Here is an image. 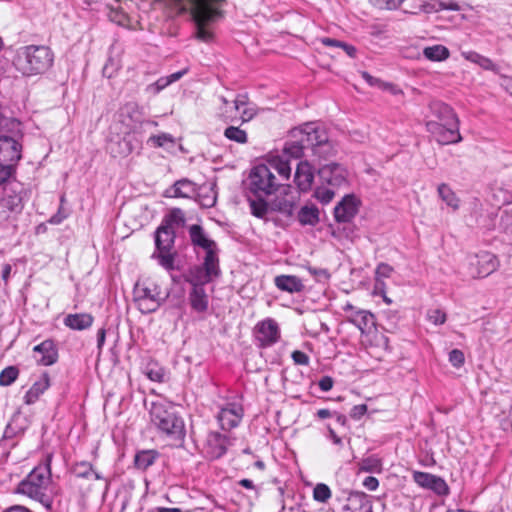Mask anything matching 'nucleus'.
<instances>
[{"mask_svg":"<svg viewBox=\"0 0 512 512\" xmlns=\"http://www.w3.org/2000/svg\"><path fill=\"white\" fill-rule=\"evenodd\" d=\"M178 13L189 12L194 24L193 36L210 43L215 37V26L223 17L220 5L226 0H170Z\"/></svg>","mask_w":512,"mask_h":512,"instance_id":"f257e3e1","label":"nucleus"},{"mask_svg":"<svg viewBox=\"0 0 512 512\" xmlns=\"http://www.w3.org/2000/svg\"><path fill=\"white\" fill-rule=\"evenodd\" d=\"M149 415L151 423L159 433L173 441L175 445H181L184 442L186 435L184 420L172 403L163 400L152 402Z\"/></svg>","mask_w":512,"mask_h":512,"instance_id":"f03ea898","label":"nucleus"},{"mask_svg":"<svg viewBox=\"0 0 512 512\" xmlns=\"http://www.w3.org/2000/svg\"><path fill=\"white\" fill-rule=\"evenodd\" d=\"M54 62V53L45 45H26L17 49L13 64L24 76H36L48 71Z\"/></svg>","mask_w":512,"mask_h":512,"instance_id":"7ed1b4c3","label":"nucleus"},{"mask_svg":"<svg viewBox=\"0 0 512 512\" xmlns=\"http://www.w3.org/2000/svg\"><path fill=\"white\" fill-rule=\"evenodd\" d=\"M51 480L50 462L36 466L17 487V492L39 501L46 508L51 507V500L46 494Z\"/></svg>","mask_w":512,"mask_h":512,"instance_id":"20e7f679","label":"nucleus"},{"mask_svg":"<svg viewBox=\"0 0 512 512\" xmlns=\"http://www.w3.org/2000/svg\"><path fill=\"white\" fill-rule=\"evenodd\" d=\"M159 285L151 280L137 281L133 289V300L142 314L155 312L167 299Z\"/></svg>","mask_w":512,"mask_h":512,"instance_id":"39448f33","label":"nucleus"},{"mask_svg":"<svg viewBox=\"0 0 512 512\" xmlns=\"http://www.w3.org/2000/svg\"><path fill=\"white\" fill-rule=\"evenodd\" d=\"M283 184L268 165L259 164L249 174V191L255 197H268L274 194Z\"/></svg>","mask_w":512,"mask_h":512,"instance_id":"423d86ee","label":"nucleus"},{"mask_svg":"<svg viewBox=\"0 0 512 512\" xmlns=\"http://www.w3.org/2000/svg\"><path fill=\"white\" fill-rule=\"evenodd\" d=\"M175 238V230L168 225H160L155 231L156 251L152 257L167 271L175 269L176 252H171Z\"/></svg>","mask_w":512,"mask_h":512,"instance_id":"0eeeda50","label":"nucleus"},{"mask_svg":"<svg viewBox=\"0 0 512 512\" xmlns=\"http://www.w3.org/2000/svg\"><path fill=\"white\" fill-rule=\"evenodd\" d=\"M307 128L310 138L306 140L310 143L313 156L319 160H327L334 157L337 153V148L335 143L329 138L327 130L314 122H309Z\"/></svg>","mask_w":512,"mask_h":512,"instance_id":"6e6552de","label":"nucleus"},{"mask_svg":"<svg viewBox=\"0 0 512 512\" xmlns=\"http://www.w3.org/2000/svg\"><path fill=\"white\" fill-rule=\"evenodd\" d=\"M309 122L299 127H295L289 132V140L284 144L282 157L285 159H301L304 156V150L310 149V143L306 140L310 138L308 135Z\"/></svg>","mask_w":512,"mask_h":512,"instance_id":"1a4fd4ad","label":"nucleus"},{"mask_svg":"<svg viewBox=\"0 0 512 512\" xmlns=\"http://www.w3.org/2000/svg\"><path fill=\"white\" fill-rule=\"evenodd\" d=\"M119 119L127 126L129 132L141 135V129L146 125L156 126L154 121L146 120L143 108L136 102H127L119 109Z\"/></svg>","mask_w":512,"mask_h":512,"instance_id":"9d476101","label":"nucleus"},{"mask_svg":"<svg viewBox=\"0 0 512 512\" xmlns=\"http://www.w3.org/2000/svg\"><path fill=\"white\" fill-rule=\"evenodd\" d=\"M143 139L137 132L126 131L122 138H111L107 150L113 157H126L142 147Z\"/></svg>","mask_w":512,"mask_h":512,"instance_id":"9b49d317","label":"nucleus"},{"mask_svg":"<svg viewBox=\"0 0 512 512\" xmlns=\"http://www.w3.org/2000/svg\"><path fill=\"white\" fill-rule=\"evenodd\" d=\"M20 126L15 132L0 133V163L16 165L21 159L22 146L18 141Z\"/></svg>","mask_w":512,"mask_h":512,"instance_id":"f8f14e48","label":"nucleus"},{"mask_svg":"<svg viewBox=\"0 0 512 512\" xmlns=\"http://www.w3.org/2000/svg\"><path fill=\"white\" fill-rule=\"evenodd\" d=\"M218 251V247L205 251L204 261L201 266L196 267L192 272V278L200 283H209L213 278L220 275Z\"/></svg>","mask_w":512,"mask_h":512,"instance_id":"ddd939ff","label":"nucleus"},{"mask_svg":"<svg viewBox=\"0 0 512 512\" xmlns=\"http://www.w3.org/2000/svg\"><path fill=\"white\" fill-rule=\"evenodd\" d=\"M468 274L473 278H483L493 273L499 265L497 257L489 252L470 256Z\"/></svg>","mask_w":512,"mask_h":512,"instance_id":"4468645a","label":"nucleus"},{"mask_svg":"<svg viewBox=\"0 0 512 512\" xmlns=\"http://www.w3.org/2000/svg\"><path fill=\"white\" fill-rule=\"evenodd\" d=\"M254 336L261 348L274 345L280 339L278 323L272 318H266L258 322L254 328Z\"/></svg>","mask_w":512,"mask_h":512,"instance_id":"2eb2a0df","label":"nucleus"},{"mask_svg":"<svg viewBox=\"0 0 512 512\" xmlns=\"http://www.w3.org/2000/svg\"><path fill=\"white\" fill-rule=\"evenodd\" d=\"M427 130L432 133L436 141L441 145L457 143L461 141L459 133V122L454 124L438 123L436 121H428Z\"/></svg>","mask_w":512,"mask_h":512,"instance_id":"dca6fc26","label":"nucleus"},{"mask_svg":"<svg viewBox=\"0 0 512 512\" xmlns=\"http://www.w3.org/2000/svg\"><path fill=\"white\" fill-rule=\"evenodd\" d=\"M319 177L327 184L333 187H341L348 183V172L345 167L339 163L325 164L318 169Z\"/></svg>","mask_w":512,"mask_h":512,"instance_id":"f3484780","label":"nucleus"},{"mask_svg":"<svg viewBox=\"0 0 512 512\" xmlns=\"http://www.w3.org/2000/svg\"><path fill=\"white\" fill-rule=\"evenodd\" d=\"M361 202L354 194L345 195L334 208V218L338 223L350 222L358 213Z\"/></svg>","mask_w":512,"mask_h":512,"instance_id":"a211bd4d","label":"nucleus"},{"mask_svg":"<svg viewBox=\"0 0 512 512\" xmlns=\"http://www.w3.org/2000/svg\"><path fill=\"white\" fill-rule=\"evenodd\" d=\"M413 480L419 486L432 490L439 496H446L449 494V487L446 481L440 476L427 472L415 471L413 473Z\"/></svg>","mask_w":512,"mask_h":512,"instance_id":"6ab92c4d","label":"nucleus"},{"mask_svg":"<svg viewBox=\"0 0 512 512\" xmlns=\"http://www.w3.org/2000/svg\"><path fill=\"white\" fill-rule=\"evenodd\" d=\"M314 168L308 160H300L296 166L294 183L299 193H307L314 183Z\"/></svg>","mask_w":512,"mask_h":512,"instance_id":"aec40b11","label":"nucleus"},{"mask_svg":"<svg viewBox=\"0 0 512 512\" xmlns=\"http://www.w3.org/2000/svg\"><path fill=\"white\" fill-rule=\"evenodd\" d=\"M243 407L239 403H228L225 407L221 408L218 413L217 419L220 426L224 430H230L239 425L243 417Z\"/></svg>","mask_w":512,"mask_h":512,"instance_id":"412c9836","label":"nucleus"},{"mask_svg":"<svg viewBox=\"0 0 512 512\" xmlns=\"http://www.w3.org/2000/svg\"><path fill=\"white\" fill-rule=\"evenodd\" d=\"M228 439L219 432H210L206 438L205 453L209 459H218L227 451Z\"/></svg>","mask_w":512,"mask_h":512,"instance_id":"4be33fe9","label":"nucleus"},{"mask_svg":"<svg viewBox=\"0 0 512 512\" xmlns=\"http://www.w3.org/2000/svg\"><path fill=\"white\" fill-rule=\"evenodd\" d=\"M187 281L193 286L189 293V301L192 309L199 313L205 312L209 305L208 296L204 289L206 283H200L194 278L188 279Z\"/></svg>","mask_w":512,"mask_h":512,"instance_id":"5701e85b","label":"nucleus"},{"mask_svg":"<svg viewBox=\"0 0 512 512\" xmlns=\"http://www.w3.org/2000/svg\"><path fill=\"white\" fill-rule=\"evenodd\" d=\"M22 192V188L19 191L12 188L11 193H6L0 199V218H6L7 212L20 213L22 211L24 207Z\"/></svg>","mask_w":512,"mask_h":512,"instance_id":"b1692460","label":"nucleus"},{"mask_svg":"<svg viewBox=\"0 0 512 512\" xmlns=\"http://www.w3.org/2000/svg\"><path fill=\"white\" fill-rule=\"evenodd\" d=\"M35 356L39 354L37 361L44 366L54 364L58 359V351L52 340H44L33 348Z\"/></svg>","mask_w":512,"mask_h":512,"instance_id":"393cba45","label":"nucleus"},{"mask_svg":"<svg viewBox=\"0 0 512 512\" xmlns=\"http://www.w3.org/2000/svg\"><path fill=\"white\" fill-rule=\"evenodd\" d=\"M188 233L191 244L195 247H200L205 251L217 247L216 242L207 236L206 232L204 231L201 225H191L188 228Z\"/></svg>","mask_w":512,"mask_h":512,"instance_id":"a878e982","label":"nucleus"},{"mask_svg":"<svg viewBox=\"0 0 512 512\" xmlns=\"http://www.w3.org/2000/svg\"><path fill=\"white\" fill-rule=\"evenodd\" d=\"M430 110L432 115L437 119L435 121L438 123L454 124L456 122H459L453 109L443 102H431Z\"/></svg>","mask_w":512,"mask_h":512,"instance_id":"bb28decb","label":"nucleus"},{"mask_svg":"<svg viewBox=\"0 0 512 512\" xmlns=\"http://www.w3.org/2000/svg\"><path fill=\"white\" fill-rule=\"evenodd\" d=\"M275 286L284 292L299 293L305 288L302 280L295 275H278L274 278Z\"/></svg>","mask_w":512,"mask_h":512,"instance_id":"cd10ccee","label":"nucleus"},{"mask_svg":"<svg viewBox=\"0 0 512 512\" xmlns=\"http://www.w3.org/2000/svg\"><path fill=\"white\" fill-rule=\"evenodd\" d=\"M442 10L461 11L462 6L455 0H431L423 2L418 6V11L425 13H435Z\"/></svg>","mask_w":512,"mask_h":512,"instance_id":"c85d7f7f","label":"nucleus"},{"mask_svg":"<svg viewBox=\"0 0 512 512\" xmlns=\"http://www.w3.org/2000/svg\"><path fill=\"white\" fill-rule=\"evenodd\" d=\"M196 185L184 178L176 181L173 186L166 190V197H177V198H190L195 194Z\"/></svg>","mask_w":512,"mask_h":512,"instance_id":"c756f323","label":"nucleus"},{"mask_svg":"<svg viewBox=\"0 0 512 512\" xmlns=\"http://www.w3.org/2000/svg\"><path fill=\"white\" fill-rule=\"evenodd\" d=\"M50 386V378L47 373H43L41 377L34 382L31 388L26 392L24 401L30 405L35 403L40 395H42Z\"/></svg>","mask_w":512,"mask_h":512,"instance_id":"7c9ffc66","label":"nucleus"},{"mask_svg":"<svg viewBox=\"0 0 512 512\" xmlns=\"http://www.w3.org/2000/svg\"><path fill=\"white\" fill-rule=\"evenodd\" d=\"M187 72H188V68H185L178 72L172 73L169 76L161 77L154 83L149 84L146 87V92L150 95L155 96L158 93H160L163 89H165L167 86H169L170 84L180 80Z\"/></svg>","mask_w":512,"mask_h":512,"instance_id":"2f4dec72","label":"nucleus"},{"mask_svg":"<svg viewBox=\"0 0 512 512\" xmlns=\"http://www.w3.org/2000/svg\"><path fill=\"white\" fill-rule=\"evenodd\" d=\"M93 320V316L88 313L68 314L64 318V324L72 330H85L91 327Z\"/></svg>","mask_w":512,"mask_h":512,"instance_id":"473e14b6","label":"nucleus"},{"mask_svg":"<svg viewBox=\"0 0 512 512\" xmlns=\"http://www.w3.org/2000/svg\"><path fill=\"white\" fill-rule=\"evenodd\" d=\"M353 325H355L362 334H369L375 328V317L367 310L359 309L358 317L353 319Z\"/></svg>","mask_w":512,"mask_h":512,"instance_id":"72a5a7b5","label":"nucleus"},{"mask_svg":"<svg viewBox=\"0 0 512 512\" xmlns=\"http://www.w3.org/2000/svg\"><path fill=\"white\" fill-rule=\"evenodd\" d=\"M297 219L303 226H315L319 222V209L314 205H305L298 211Z\"/></svg>","mask_w":512,"mask_h":512,"instance_id":"f704fd0d","label":"nucleus"},{"mask_svg":"<svg viewBox=\"0 0 512 512\" xmlns=\"http://www.w3.org/2000/svg\"><path fill=\"white\" fill-rule=\"evenodd\" d=\"M159 453L156 450H142L136 453L134 464L137 469L146 470L154 464Z\"/></svg>","mask_w":512,"mask_h":512,"instance_id":"c9c22d12","label":"nucleus"},{"mask_svg":"<svg viewBox=\"0 0 512 512\" xmlns=\"http://www.w3.org/2000/svg\"><path fill=\"white\" fill-rule=\"evenodd\" d=\"M105 8L108 11L107 16L111 22L122 27H130L131 19L121 8H114L111 3H106Z\"/></svg>","mask_w":512,"mask_h":512,"instance_id":"e433bc0d","label":"nucleus"},{"mask_svg":"<svg viewBox=\"0 0 512 512\" xmlns=\"http://www.w3.org/2000/svg\"><path fill=\"white\" fill-rule=\"evenodd\" d=\"M296 203L297 199L294 196L276 199L272 203V209L287 217H291L294 214Z\"/></svg>","mask_w":512,"mask_h":512,"instance_id":"4c0bfd02","label":"nucleus"},{"mask_svg":"<svg viewBox=\"0 0 512 512\" xmlns=\"http://www.w3.org/2000/svg\"><path fill=\"white\" fill-rule=\"evenodd\" d=\"M247 105L248 99L246 95H238L233 101V108L240 112V118L243 122H248L255 116V110Z\"/></svg>","mask_w":512,"mask_h":512,"instance_id":"58836bf2","label":"nucleus"},{"mask_svg":"<svg viewBox=\"0 0 512 512\" xmlns=\"http://www.w3.org/2000/svg\"><path fill=\"white\" fill-rule=\"evenodd\" d=\"M269 167L273 172L276 171L278 173L281 180H289L292 169L288 159L279 156L270 162Z\"/></svg>","mask_w":512,"mask_h":512,"instance_id":"ea45409f","label":"nucleus"},{"mask_svg":"<svg viewBox=\"0 0 512 512\" xmlns=\"http://www.w3.org/2000/svg\"><path fill=\"white\" fill-rule=\"evenodd\" d=\"M449 50L443 45H433L424 48L423 55L430 61H443L449 57Z\"/></svg>","mask_w":512,"mask_h":512,"instance_id":"a19ab883","label":"nucleus"},{"mask_svg":"<svg viewBox=\"0 0 512 512\" xmlns=\"http://www.w3.org/2000/svg\"><path fill=\"white\" fill-rule=\"evenodd\" d=\"M438 194L439 197L444 201L449 207L453 210H457L459 208V199L453 190L445 183H442L438 186Z\"/></svg>","mask_w":512,"mask_h":512,"instance_id":"79ce46f5","label":"nucleus"},{"mask_svg":"<svg viewBox=\"0 0 512 512\" xmlns=\"http://www.w3.org/2000/svg\"><path fill=\"white\" fill-rule=\"evenodd\" d=\"M320 42L327 47L341 48L351 58H354L356 56V53H357L356 47L353 45H350L346 42H343V41H340L337 39H333V38H329V37L321 38Z\"/></svg>","mask_w":512,"mask_h":512,"instance_id":"37998d69","label":"nucleus"},{"mask_svg":"<svg viewBox=\"0 0 512 512\" xmlns=\"http://www.w3.org/2000/svg\"><path fill=\"white\" fill-rule=\"evenodd\" d=\"M145 374L151 381L162 383L167 380L166 370L157 363H149L146 366Z\"/></svg>","mask_w":512,"mask_h":512,"instance_id":"c03bdc74","label":"nucleus"},{"mask_svg":"<svg viewBox=\"0 0 512 512\" xmlns=\"http://www.w3.org/2000/svg\"><path fill=\"white\" fill-rule=\"evenodd\" d=\"M360 472L379 473L382 470V462L376 456H369L359 462Z\"/></svg>","mask_w":512,"mask_h":512,"instance_id":"a18cd8bd","label":"nucleus"},{"mask_svg":"<svg viewBox=\"0 0 512 512\" xmlns=\"http://www.w3.org/2000/svg\"><path fill=\"white\" fill-rule=\"evenodd\" d=\"M266 197H256V199L248 198L252 215L257 218H264L268 212V204Z\"/></svg>","mask_w":512,"mask_h":512,"instance_id":"49530a36","label":"nucleus"},{"mask_svg":"<svg viewBox=\"0 0 512 512\" xmlns=\"http://www.w3.org/2000/svg\"><path fill=\"white\" fill-rule=\"evenodd\" d=\"M224 136L239 144H245L248 141L247 133L245 130L237 126H229L224 130Z\"/></svg>","mask_w":512,"mask_h":512,"instance_id":"de8ad7c7","label":"nucleus"},{"mask_svg":"<svg viewBox=\"0 0 512 512\" xmlns=\"http://www.w3.org/2000/svg\"><path fill=\"white\" fill-rule=\"evenodd\" d=\"M147 143L154 148L166 147L167 145L173 146L175 144L174 137L169 133H161L159 135H152L148 138Z\"/></svg>","mask_w":512,"mask_h":512,"instance_id":"09e8293b","label":"nucleus"},{"mask_svg":"<svg viewBox=\"0 0 512 512\" xmlns=\"http://www.w3.org/2000/svg\"><path fill=\"white\" fill-rule=\"evenodd\" d=\"M184 223V212L180 208H174L170 211V213L167 216H165L161 225H168L169 227H173V225L183 226Z\"/></svg>","mask_w":512,"mask_h":512,"instance_id":"8fccbe9b","label":"nucleus"},{"mask_svg":"<svg viewBox=\"0 0 512 512\" xmlns=\"http://www.w3.org/2000/svg\"><path fill=\"white\" fill-rule=\"evenodd\" d=\"M19 370L15 366H8L3 369L0 373V385L1 386H9L11 385L18 377Z\"/></svg>","mask_w":512,"mask_h":512,"instance_id":"3c124183","label":"nucleus"},{"mask_svg":"<svg viewBox=\"0 0 512 512\" xmlns=\"http://www.w3.org/2000/svg\"><path fill=\"white\" fill-rule=\"evenodd\" d=\"M313 497L316 501L325 503L331 497L330 488L323 483H319L313 490Z\"/></svg>","mask_w":512,"mask_h":512,"instance_id":"603ef678","label":"nucleus"},{"mask_svg":"<svg viewBox=\"0 0 512 512\" xmlns=\"http://www.w3.org/2000/svg\"><path fill=\"white\" fill-rule=\"evenodd\" d=\"M216 192L210 188L207 193L198 194V202L204 208H211L216 204Z\"/></svg>","mask_w":512,"mask_h":512,"instance_id":"864d4df0","label":"nucleus"},{"mask_svg":"<svg viewBox=\"0 0 512 512\" xmlns=\"http://www.w3.org/2000/svg\"><path fill=\"white\" fill-rule=\"evenodd\" d=\"M334 195V191L327 187H317L314 191V197L322 204H328Z\"/></svg>","mask_w":512,"mask_h":512,"instance_id":"5fc2aeb1","label":"nucleus"},{"mask_svg":"<svg viewBox=\"0 0 512 512\" xmlns=\"http://www.w3.org/2000/svg\"><path fill=\"white\" fill-rule=\"evenodd\" d=\"M370 3L379 8L385 10H395L397 9L404 0H369Z\"/></svg>","mask_w":512,"mask_h":512,"instance_id":"6e6d98bb","label":"nucleus"},{"mask_svg":"<svg viewBox=\"0 0 512 512\" xmlns=\"http://www.w3.org/2000/svg\"><path fill=\"white\" fill-rule=\"evenodd\" d=\"M74 473L78 478L88 479L93 473V466L88 462L78 463L74 468Z\"/></svg>","mask_w":512,"mask_h":512,"instance_id":"4d7b16f0","label":"nucleus"},{"mask_svg":"<svg viewBox=\"0 0 512 512\" xmlns=\"http://www.w3.org/2000/svg\"><path fill=\"white\" fill-rule=\"evenodd\" d=\"M427 319L434 325H442L446 321V313L440 309H429Z\"/></svg>","mask_w":512,"mask_h":512,"instance_id":"13d9d810","label":"nucleus"},{"mask_svg":"<svg viewBox=\"0 0 512 512\" xmlns=\"http://www.w3.org/2000/svg\"><path fill=\"white\" fill-rule=\"evenodd\" d=\"M15 173V165L0 163V185L6 183Z\"/></svg>","mask_w":512,"mask_h":512,"instance_id":"bf43d9fd","label":"nucleus"},{"mask_svg":"<svg viewBox=\"0 0 512 512\" xmlns=\"http://www.w3.org/2000/svg\"><path fill=\"white\" fill-rule=\"evenodd\" d=\"M449 362L453 367L460 368L465 362L464 353L459 349L451 350L449 353Z\"/></svg>","mask_w":512,"mask_h":512,"instance_id":"052dcab7","label":"nucleus"},{"mask_svg":"<svg viewBox=\"0 0 512 512\" xmlns=\"http://www.w3.org/2000/svg\"><path fill=\"white\" fill-rule=\"evenodd\" d=\"M393 272V268L387 263H380L376 267V280L378 281L380 278H389Z\"/></svg>","mask_w":512,"mask_h":512,"instance_id":"680f3d73","label":"nucleus"},{"mask_svg":"<svg viewBox=\"0 0 512 512\" xmlns=\"http://www.w3.org/2000/svg\"><path fill=\"white\" fill-rule=\"evenodd\" d=\"M291 357H292L294 363L297 365L306 366L309 364V356L302 351H299V350L293 351Z\"/></svg>","mask_w":512,"mask_h":512,"instance_id":"e2e57ef3","label":"nucleus"},{"mask_svg":"<svg viewBox=\"0 0 512 512\" xmlns=\"http://www.w3.org/2000/svg\"><path fill=\"white\" fill-rule=\"evenodd\" d=\"M473 56L477 57L476 63L479 64L484 69L491 70L494 68L495 65L489 58L482 56L478 53H473Z\"/></svg>","mask_w":512,"mask_h":512,"instance_id":"0e129e2a","label":"nucleus"},{"mask_svg":"<svg viewBox=\"0 0 512 512\" xmlns=\"http://www.w3.org/2000/svg\"><path fill=\"white\" fill-rule=\"evenodd\" d=\"M343 311L349 313L347 316V320L350 323H353V319L358 317L359 309H356L351 303H347L343 306Z\"/></svg>","mask_w":512,"mask_h":512,"instance_id":"69168bd1","label":"nucleus"},{"mask_svg":"<svg viewBox=\"0 0 512 512\" xmlns=\"http://www.w3.org/2000/svg\"><path fill=\"white\" fill-rule=\"evenodd\" d=\"M363 486L369 491H375L379 487V481L374 476H368L364 479Z\"/></svg>","mask_w":512,"mask_h":512,"instance_id":"338daca9","label":"nucleus"},{"mask_svg":"<svg viewBox=\"0 0 512 512\" xmlns=\"http://www.w3.org/2000/svg\"><path fill=\"white\" fill-rule=\"evenodd\" d=\"M367 412V406L365 404L355 405L350 413V416L356 420L360 419Z\"/></svg>","mask_w":512,"mask_h":512,"instance_id":"774afa93","label":"nucleus"}]
</instances>
